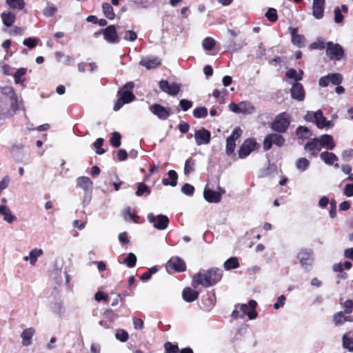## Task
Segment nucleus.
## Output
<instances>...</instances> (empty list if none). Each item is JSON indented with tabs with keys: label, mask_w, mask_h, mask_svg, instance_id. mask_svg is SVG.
<instances>
[{
	"label": "nucleus",
	"mask_w": 353,
	"mask_h": 353,
	"mask_svg": "<svg viewBox=\"0 0 353 353\" xmlns=\"http://www.w3.org/2000/svg\"><path fill=\"white\" fill-rule=\"evenodd\" d=\"M296 134L299 139H307L312 135V131L305 126H299L296 130Z\"/></svg>",
	"instance_id": "36"
},
{
	"label": "nucleus",
	"mask_w": 353,
	"mask_h": 353,
	"mask_svg": "<svg viewBox=\"0 0 353 353\" xmlns=\"http://www.w3.org/2000/svg\"><path fill=\"white\" fill-rule=\"evenodd\" d=\"M117 26L110 25L104 29H101L104 39L109 43H118L120 41Z\"/></svg>",
	"instance_id": "12"
},
{
	"label": "nucleus",
	"mask_w": 353,
	"mask_h": 353,
	"mask_svg": "<svg viewBox=\"0 0 353 353\" xmlns=\"http://www.w3.org/2000/svg\"><path fill=\"white\" fill-rule=\"evenodd\" d=\"M134 87V83L132 81H130L119 90L117 92L118 99L113 108L114 111L119 110L124 104L129 103L135 99L136 97L132 92Z\"/></svg>",
	"instance_id": "2"
},
{
	"label": "nucleus",
	"mask_w": 353,
	"mask_h": 353,
	"mask_svg": "<svg viewBox=\"0 0 353 353\" xmlns=\"http://www.w3.org/2000/svg\"><path fill=\"white\" fill-rule=\"evenodd\" d=\"M346 314L343 312H339L333 316V321L336 325H341L345 322L352 321L351 316L345 315Z\"/></svg>",
	"instance_id": "32"
},
{
	"label": "nucleus",
	"mask_w": 353,
	"mask_h": 353,
	"mask_svg": "<svg viewBox=\"0 0 353 353\" xmlns=\"http://www.w3.org/2000/svg\"><path fill=\"white\" fill-rule=\"evenodd\" d=\"M150 112L161 120H166L171 114V110L169 108L154 103L150 107Z\"/></svg>",
	"instance_id": "15"
},
{
	"label": "nucleus",
	"mask_w": 353,
	"mask_h": 353,
	"mask_svg": "<svg viewBox=\"0 0 353 353\" xmlns=\"http://www.w3.org/2000/svg\"><path fill=\"white\" fill-rule=\"evenodd\" d=\"M121 136L118 132H114L110 139V143L114 148H119L121 145Z\"/></svg>",
	"instance_id": "45"
},
{
	"label": "nucleus",
	"mask_w": 353,
	"mask_h": 353,
	"mask_svg": "<svg viewBox=\"0 0 353 353\" xmlns=\"http://www.w3.org/2000/svg\"><path fill=\"white\" fill-rule=\"evenodd\" d=\"M312 254L313 252L311 249H302L297 255L301 266L307 272L312 268L313 263Z\"/></svg>",
	"instance_id": "9"
},
{
	"label": "nucleus",
	"mask_w": 353,
	"mask_h": 353,
	"mask_svg": "<svg viewBox=\"0 0 353 353\" xmlns=\"http://www.w3.org/2000/svg\"><path fill=\"white\" fill-rule=\"evenodd\" d=\"M195 160L192 157L188 158L184 165V174L185 175H189L191 172L194 171Z\"/></svg>",
	"instance_id": "42"
},
{
	"label": "nucleus",
	"mask_w": 353,
	"mask_h": 353,
	"mask_svg": "<svg viewBox=\"0 0 353 353\" xmlns=\"http://www.w3.org/2000/svg\"><path fill=\"white\" fill-rule=\"evenodd\" d=\"M257 303L254 300H250L248 304L242 303L237 304L235 305L236 308H239L242 312L241 318L243 319L245 315H248L250 320L254 319L257 316V312H256V307Z\"/></svg>",
	"instance_id": "6"
},
{
	"label": "nucleus",
	"mask_w": 353,
	"mask_h": 353,
	"mask_svg": "<svg viewBox=\"0 0 353 353\" xmlns=\"http://www.w3.org/2000/svg\"><path fill=\"white\" fill-rule=\"evenodd\" d=\"M341 10L339 8V7H336L334 8V22L336 23H341L343 22V16L341 13Z\"/></svg>",
	"instance_id": "59"
},
{
	"label": "nucleus",
	"mask_w": 353,
	"mask_h": 353,
	"mask_svg": "<svg viewBox=\"0 0 353 353\" xmlns=\"http://www.w3.org/2000/svg\"><path fill=\"white\" fill-rule=\"evenodd\" d=\"M343 346L350 352H353V330L346 332L342 338Z\"/></svg>",
	"instance_id": "34"
},
{
	"label": "nucleus",
	"mask_w": 353,
	"mask_h": 353,
	"mask_svg": "<svg viewBox=\"0 0 353 353\" xmlns=\"http://www.w3.org/2000/svg\"><path fill=\"white\" fill-rule=\"evenodd\" d=\"M303 70H300L299 72L297 73L296 70L294 68L289 69L285 73V76L288 79H294V80H295V82H298L299 81H301L303 79Z\"/></svg>",
	"instance_id": "37"
},
{
	"label": "nucleus",
	"mask_w": 353,
	"mask_h": 353,
	"mask_svg": "<svg viewBox=\"0 0 353 353\" xmlns=\"http://www.w3.org/2000/svg\"><path fill=\"white\" fill-rule=\"evenodd\" d=\"M161 64V59L155 56H147L143 57L139 61V65L147 70H152L159 67Z\"/></svg>",
	"instance_id": "18"
},
{
	"label": "nucleus",
	"mask_w": 353,
	"mask_h": 353,
	"mask_svg": "<svg viewBox=\"0 0 353 353\" xmlns=\"http://www.w3.org/2000/svg\"><path fill=\"white\" fill-rule=\"evenodd\" d=\"M119 36L125 41H134L137 39V34L133 30H125V28L121 26H117Z\"/></svg>",
	"instance_id": "27"
},
{
	"label": "nucleus",
	"mask_w": 353,
	"mask_h": 353,
	"mask_svg": "<svg viewBox=\"0 0 353 353\" xmlns=\"http://www.w3.org/2000/svg\"><path fill=\"white\" fill-rule=\"evenodd\" d=\"M165 353H178L180 350L177 345H174L171 342H166L164 344Z\"/></svg>",
	"instance_id": "53"
},
{
	"label": "nucleus",
	"mask_w": 353,
	"mask_h": 353,
	"mask_svg": "<svg viewBox=\"0 0 353 353\" xmlns=\"http://www.w3.org/2000/svg\"><path fill=\"white\" fill-rule=\"evenodd\" d=\"M102 10L104 16L108 19H114L115 14L112 6L108 3H103L102 4Z\"/></svg>",
	"instance_id": "39"
},
{
	"label": "nucleus",
	"mask_w": 353,
	"mask_h": 353,
	"mask_svg": "<svg viewBox=\"0 0 353 353\" xmlns=\"http://www.w3.org/2000/svg\"><path fill=\"white\" fill-rule=\"evenodd\" d=\"M310 48L316 50H323L326 48V44L325 40L323 38H319L315 42L310 44Z\"/></svg>",
	"instance_id": "54"
},
{
	"label": "nucleus",
	"mask_w": 353,
	"mask_h": 353,
	"mask_svg": "<svg viewBox=\"0 0 353 353\" xmlns=\"http://www.w3.org/2000/svg\"><path fill=\"white\" fill-rule=\"evenodd\" d=\"M116 339L121 342H125L128 339V334L124 330H118L115 334Z\"/></svg>",
	"instance_id": "57"
},
{
	"label": "nucleus",
	"mask_w": 353,
	"mask_h": 353,
	"mask_svg": "<svg viewBox=\"0 0 353 353\" xmlns=\"http://www.w3.org/2000/svg\"><path fill=\"white\" fill-rule=\"evenodd\" d=\"M285 139L279 134L271 133L268 134L263 141V150H269L273 144L278 147H282L285 143Z\"/></svg>",
	"instance_id": "7"
},
{
	"label": "nucleus",
	"mask_w": 353,
	"mask_h": 353,
	"mask_svg": "<svg viewBox=\"0 0 353 353\" xmlns=\"http://www.w3.org/2000/svg\"><path fill=\"white\" fill-rule=\"evenodd\" d=\"M256 142L253 139H245L238 150V155L239 159H245L250 154L254 151L256 148Z\"/></svg>",
	"instance_id": "13"
},
{
	"label": "nucleus",
	"mask_w": 353,
	"mask_h": 353,
	"mask_svg": "<svg viewBox=\"0 0 353 353\" xmlns=\"http://www.w3.org/2000/svg\"><path fill=\"white\" fill-rule=\"evenodd\" d=\"M179 105L183 111H187L192 108V102L187 99H181L179 101Z\"/></svg>",
	"instance_id": "63"
},
{
	"label": "nucleus",
	"mask_w": 353,
	"mask_h": 353,
	"mask_svg": "<svg viewBox=\"0 0 353 353\" xmlns=\"http://www.w3.org/2000/svg\"><path fill=\"white\" fill-rule=\"evenodd\" d=\"M215 46V41L212 37H206L202 41V46L205 50H212Z\"/></svg>",
	"instance_id": "47"
},
{
	"label": "nucleus",
	"mask_w": 353,
	"mask_h": 353,
	"mask_svg": "<svg viewBox=\"0 0 353 353\" xmlns=\"http://www.w3.org/2000/svg\"><path fill=\"white\" fill-rule=\"evenodd\" d=\"M165 268L169 273L181 272L186 270L185 261L179 256L172 257L166 263Z\"/></svg>",
	"instance_id": "8"
},
{
	"label": "nucleus",
	"mask_w": 353,
	"mask_h": 353,
	"mask_svg": "<svg viewBox=\"0 0 353 353\" xmlns=\"http://www.w3.org/2000/svg\"><path fill=\"white\" fill-rule=\"evenodd\" d=\"M290 124V121L288 114L283 112L276 117L271 124V128L277 132H285Z\"/></svg>",
	"instance_id": "5"
},
{
	"label": "nucleus",
	"mask_w": 353,
	"mask_h": 353,
	"mask_svg": "<svg viewBox=\"0 0 353 353\" xmlns=\"http://www.w3.org/2000/svg\"><path fill=\"white\" fill-rule=\"evenodd\" d=\"M265 16L270 22H275L278 19L277 11L273 8H270L265 12Z\"/></svg>",
	"instance_id": "50"
},
{
	"label": "nucleus",
	"mask_w": 353,
	"mask_h": 353,
	"mask_svg": "<svg viewBox=\"0 0 353 353\" xmlns=\"http://www.w3.org/2000/svg\"><path fill=\"white\" fill-rule=\"evenodd\" d=\"M292 42L294 45L299 48H302L305 46V37L302 34H298L297 30L296 28H290Z\"/></svg>",
	"instance_id": "31"
},
{
	"label": "nucleus",
	"mask_w": 353,
	"mask_h": 353,
	"mask_svg": "<svg viewBox=\"0 0 353 353\" xmlns=\"http://www.w3.org/2000/svg\"><path fill=\"white\" fill-rule=\"evenodd\" d=\"M7 5L12 9L23 10L26 3L24 0H6Z\"/></svg>",
	"instance_id": "41"
},
{
	"label": "nucleus",
	"mask_w": 353,
	"mask_h": 353,
	"mask_svg": "<svg viewBox=\"0 0 353 353\" xmlns=\"http://www.w3.org/2000/svg\"><path fill=\"white\" fill-rule=\"evenodd\" d=\"M314 123L316 126L319 129H322L323 128H332L334 126V123L331 121L327 120V119L323 116V112L321 110L316 111V118L314 120Z\"/></svg>",
	"instance_id": "22"
},
{
	"label": "nucleus",
	"mask_w": 353,
	"mask_h": 353,
	"mask_svg": "<svg viewBox=\"0 0 353 353\" xmlns=\"http://www.w3.org/2000/svg\"><path fill=\"white\" fill-rule=\"evenodd\" d=\"M325 3V0H313L312 14L316 19L323 18Z\"/></svg>",
	"instance_id": "23"
},
{
	"label": "nucleus",
	"mask_w": 353,
	"mask_h": 353,
	"mask_svg": "<svg viewBox=\"0 0 353 353\" xmlns=\"http://www.w3.org/2000/svg\"><path fill=\"white\" fill-rule=\"evenodd\" d=\"M50 307L51 310L56 314L61 316L64 312L63 301L59 294L51 295L49 297Z\"/></svg>",
	"instance_id": "14"
},
{
	"label": "nucleus",
	"mask_w": 353,
	"mask_h": 353,
	"mask_svg": "<svg viewBox=\"0 0 353 353\" xmlns=\"http://www.w3.org/2000/svg\"><path fill=\"white\" fill-rule=\"evenodd\" d=\"M320 159L328 165H334L335 168H339V165L336 163L339 160L338 157L333 152L324 151L320 154Z\"/></svg>",
	"instance_id": "21"
},
{
	"label": "nucleus",
	"mask_w": 353,
	"mask_h": 353,
	"mask_svg": "<svg viewBox=\"0 0 353 353\" xmlns=\"http://www.w3.org/2000/svg\"><path fill=\"white\" fill-rule=\"evenodd\" d=\"M1 18L3 25L6 27H10L16 20V16L11 12H3L1 14Z\"/></svg>",
	"instance_id": "35"
},
{
	"label": "nucleus",
	"mask_w": 353,
	"mask_h": 353,
	"mask_svg": "<svg viewBox=\"0 0 353 353\" xmlns=\"http://www.w3.org/2000/svg\"><path fill=\"white\" fill-rule=\"evenodd\" d=\"M343 194L348 197L353 196V183L345 185Z\"/></svg>",
	"instance_id": "64"
},
{
	"label": "nucleus",
	"mask_w": 353,
	"mask_h": 353,
	"mask_svg": "<svg viewBox=\"0 0 353 353\" xmlns=\"http://www.w3.org/2000/svg\"><path fill=\"white\" fill-rule=\"evenodd\" d=\"M10 100L11 110L13 111V112L15 113L19 108V106L18 105V98L17 94H15L14 97H11Z\"/></svg>",
	"instance_id": "61"
},
{
	"label": "nucleus",
	"mask_w": 353,
	"mask_h": 353,
	"mask_svg": "<svg viewBox=\"0 0 353 353\" xmlns=\"http://www.w3.org/2000/svg\"><path fill=\"white\" fill-rule=\"evenodd\" d=\"M304 150L310 153L311 156L316 157L319 152L322 150V147L318 138H314L311 141L307 142L304 145Z\"/></svg>",
	"instance_id": "20"
},
{
	"label": "nucleus",
	"mask_w": 353,
	"mask_h": 353,
	"mask_svg": "<svg viewBox=\"0 0 353 353\" xmlns=\"http://www.w3.org/2000/svg\"><path fill=\"white\" fill-rule=\"evenodd\" d=\"M57 12V8L53 4L48 3L47 6L43 10V14L46 17H52Z\"/></svg>",
	"instance_id": "51"
},
{
	"label": "nucleus",
	"mask_w": 353,
	"mask_h": 353,
	"mask_svg": "<svg viewBox=\"0 0 353 353\" xmlns=\"http://www.w3.org/2000/svg\"><path fill=\"white\" fill-rule=\"evenodd\" d=\"M178 174L174 170H169L168 172V178H164L162 183L164 185H170L175 187L177 185Z\"/></svg>",
	"instance_id": "33"
},
{
	"label": "nucleus",
	"mask_w": 353,
	"mask_h": 353,
	"mask_svg": "<svg viewBox=\"0 0 353 353\" xmlns=\"http://www.w3.org/2000/svg\"><path fill=\"white\" fill-rule=\"evenodd\" d=\"M240 113L249 114L254 110V107L248 101H241L239 103Z\"/></svg>",
	"instance_id": "38"
},
{
	"label": "nucleus",
	"mask_w": 353,
	"mask_h": 353,
	"mask_svg": "<svg viewBox=\"0 0 353 353\" xmlns=\"http://www.w3.org/2000/svg\"><path fill=\"white\" fill-rule=\"evenodd\" d=\"M159 86L163 92H166L171 96L176 95L181 89L179 84L176 83H172L170 84L166 80L160 81L159 83Z\"/></svg>",
	"instance_id": "16"
},
{
	"label": "nucleus",
	"mask_w": 353,
	"mask_h": 353,
	"mask_svg": "<svg viewBox=\"0 0 353 353\" xmlns=\"http://www.w3.org/2000/svg\"><path fill=\"white\" fill-rule=\"evenodd\" d=\"M344 313L349 314L353 310V301L350 299L346 300L343 303Z\"/></svg>",
	"instance_id": "62"
},
{
	"label": "nucleus",
	"mask_w": 353,
	"mask_h": 353,
	"mask_svg": "<svg viewBox=\"0 0 353 353\" xmlns=\"http://www.w3.org/2000/svg\"><path fill=\"white\" fill-rule=\"evenodd\" d=\"M330 83L334 85H339L343 81V76L339 73H330Z\"/></svg>",
	"instance_id": "48"
},
{
	"label": "nucleus",
	"mask_w": 353,
	"mask_h": 353,
	"mask_svg": "<svg viewBox=\"0 0 353 353\" xmlns=\"http://www.w3.org/2000/svg\"><path fill=\"white\" fill-rule=\"evenodd\" d=\"M150 194V190L145 184H144L143 183H140L138 184L137 190L136 191L137 196H141L144 194L149 195Z\"/></svg>",
	"instance_id": "46"
},
{
	"label": "nucleus",
	"mask_w": 353,
	"mask_h": 353,
	"mask_svg": "<svg viewBox=\"0 0 353 353\" xmlns=\"http://www.w3.org/2000/svg\"><path fill=\"white\" fill-rule=\"evenodd\" d=\"M103 139L98 138L93 143L94 147L97 149V153L98 154H103L105 152V150L101 148L103 144Z\"/></svg>",
	"instance_id": "56"
},
{
	"label": "nucleus",
	"mask_w": 353,
	"mask_h": 353,
	"mask_svg": "<svg viewBox=\"0 0 353 353\" xmlns=\"http://www.w3.org/2000/svg\"><path fill=\"white\" fill-rule=\"evenodd\" d=\"M343 47L339 44L328 41L326 43V55L332 61H340L344 56Z\"/></svg>",
	"instance_id": "4"
},
{
	"label": "nucleus",
	"mask_w": 353,
	"mask_h": 353,
	"mask_svg": "<svg viewBox=\"0 0 353 353\" xmlns=\"http://www.w3.org/2000/svg\"><path fill=\"white\" fill-rule=\"evenodd\" d=\"M208 114V109L205 107L196 108L193 111V116L195 118H205Z\"/></svg>",
	"instance_id": "49"
},
{
	"label": "nucleus",
	"mask_w": 353,
	"mask_h": 353,
	"mask_svg": "<svg viewBox=\"0 0 353 353\" xmlns=\"http://www.w3.org/2000/svg\"><path fill=\"white\" fill-rule=\"evenodd\" d=\"M181 192L189 196H192L194 192V188L190 183H185L181 188Z\"/></svg>",
	"instance_id": "55"
},
{
	"label": "nucleus",
	"mask_w": 353,
	"mask_h": 353,
	"mask_svg": "<svg viewBox=\"0 0 353 353\" xmlns=\"http://www.w3.org/2000/svg\"><path fill=\"white\" fill-rule=\"evenodd\" d=\"M295 166L297 170L304 172L309 168L310 161L306 158L301 157L296 160Z\"/></svg>",
	"instance_id": "40"
},
{
	"label": "nucleus",
	"mask_w": 353,
	"mask_h": 353,
	"mask_svg": "<svg viewBox=\"0 0 353 353\" xmlns=\"http://www.w3.org/2000/svg\"><path fill=\"white\" fill-rule=\"evenodd\" d=\"M77 187L83 191L82 205L83 207L90 204L92 198L93 182L88 176H79L76 179Z\"/></svg>",
	"instance_id": "3"
},
{
	"label": "nucleus",
	"mask_w": 353,
	"mask_h": 353,
	"mask_svg": "<svg viewBox=\"0 0 353 353\" xmlns=\"http://www.w3.org/2000/svg\"><path fill=\"white\" fill-rule=\"evenodd\" d=\"M0 215L2 216L3 220L8 223H12L17 220V216L12 214L10 208L6 205H0Z\"/></svg>",
	"instance_id": "29"
},
{
	"label": "nucleus",
	"mask_w": 353,
	"mask_h": 353,
	"mask_svg": "<svg viewBox=\"0 0 353 353\" xmlns=\"http://www.w3.org/2000/svg\"><path fill=\"white\" fill-rule=\"evenodd\" d=\"M223 276V270L218 268H212L205 273H196L192 278V286L196 288L199 285L204 288H209L216 285Z\"/></svg>",
	"instance_id": "1"
},
{
	"label": "nucleus",
	"mask_w": 353,
	"mask_h": 353,
	"mask_svg": "<svg viewBox=\"0 0 353 353\" xmlns=\"http://www.w3.org/2000/svg\"><path fill=\"white\" fill-rule=\"evenodd\" d=\"M1 93L2 94L8 97L9 99H10L11 97H14V95L16 94L14 89L10 86H6L2 88Z\"/></svg>",
	"instance_id": "60"
},
{
	"label": "nucleus",
	"mask_w": 353,
	"mask_h": 353,
	"mask_svg": "<svg viewBox=\"0 0 353 353\" xmlns=\"http://www.w3.org/2000/svg\"><path fill=\"white\" fill-rule=\"evenodd\" d=\"M239 265V261L236 257H231L228 259L223 264L224 268L226 270L235 269Z\"/></svg>",
	"instance_id": "44"
},
{
	"label": "nucleus",
	"mask_w": 353,
	"mask_h": 353,
	"mask_svg": "<svg viewBox=\"0 0 353 353\" xmlns=\"http://www.w3.org/2000/svg\"><path fill=\"white\" fill-rule=\"evenodd\" d=\"M37 43V39L36 37H28L25 39L23 41V44L26 46L28 48L32 49L36 47Z\"/></svg>",
	"instance_id": "58"
},
{
	"label": "nucleus",
	"mask_w": 353,
	"mask_h": 353,
	"mask_svg": "<svg viewBox=\"0 0 353 353\" xmlns=\"http://www.w3.org/2000/svg\"><path fill=\"white\" fill-rule=\"evenodd\" d=\"M290 94L293 99L303 101L305 97V92L303 85L299 82H294L290 89Z\"/></svg>",
	"instance_id": "19"
},
{
	"label": "nucleus",
	"mask_w": 353,
	"mask_h": 353,
	"mask_svg": "<svg viewBox=\"0 0 353 353\" xmlns=\"http://www.w3.org/2000/svg\"><path fill=\"white\" fill-rule=\"evenodd\" d=\"M137 263V256L134 254L128 253L127 256L124 259L123 263L125 264L128 268H134Z\"/></svg>",
	"instance_id": "43"
},
{
	"label": "nucleus",
	"mask_w": 353,
	"mask_h": 353,
	"mask_svg": "<svg viewBox=\"0 0 353 353\" xmlns=\"http://www.w3.org/2000/svg\"><path fill=\"white\" fill-rule=\"evenodd\" d=\"M242 130L239 128H236L232 134L226 139L225 153L228 156L234 154L236 148V141L241 136Z\"/></svg>",
	"instance_id": "11"
},
{
	"label": "nucleus",
	"mask_w": 353,
	"mask_h": 353,
	"mask_svg": "<svg viewBox=\"0 0 353 353\" xmlns=\"http://www.w3.org/2000/svg\"><path fill=\"white\" fill-rule=\"evenodd\" d=\"M147 218L148 221L157 230H163L168 226L169 219L165 215L159 214L156 216L150 213L148 214Z\"/></svg>",
	"instance_id": "10"
},
{
	"label": "nucleus",
	"mask_w": 353,
	"mask_h": 353,
	"mask_svg": "<svg viewBox=\"0 0 353 353\" xmlns=\"http://www.w3.org/2000/svg\"><path fill=\"white\" fill-rule=\"evenodd\" d=\"M26 68H21L18 69L15 73L14 74L13 77L14 79V81L16 83H20L23 81V80L21 79V77L26 74Z\"/></svg>",
	"instance_id": "52"
},
{
	"label": "nucleus",
	"mask_w": 353,
	"mask_h": 353,
	"mask_svg": "<svg viewBox=\"0 0 353 353\" xmlns=\"http://www.w3.org/2000/svg\"><path fill=\"white\" fill-rule=\"evenodd\" d=\"M34 334L35 329L33 327H28L23 330L21 334L22 345L25 347L30 345L32 343V337Z\"/></svg>",
	"instance_id": "25"
},
{
	"label": "nucleus",
	"mask_w": 353,
	"mask_h": 353,
	"mask_svg": "<svg viewBox=\"0 0 353 353\" xmlns=\"http://www.w3.org/2000/svg\"><path fill=\"white\" fill-rule=\"evenodd\" d=\"M197 145L208 144L211 139V133L205 128L197 130L194 134Z\"/></svg>",
	"instance_id": "17"
},
{
	"label": "nucleus",
	"mask_w": 353,
	"mask_h": 353,
	"mask_svg": "<svg viewBox=\"0 0 353 353\" xmlns=\"http://www.w3.org/2000/svg\"><path fill=\"white\" fill-rule=\"evenodd\" d=\"M319 141L322 147V148H326L327 150H333L335 146V142L332 137V136L330 134H323L321 135L319 138Z\"/></svg>",
	"instance_id": "24"
},
{
	"label": "nucleus",
	"mask_w": 353,
	"mask_h": 353,
	"mask_svg": "<svg viewBox=\"0 0 353 353\" xmlns=\"http://www.w3.org/2000/svg\"><path fill=\"white\" fill-rule=\"evenodd\" d=\"M203 196L209 203H217L221 200V194L219 192L205 188L203 191Z\"/></svg>",
	"instance_id": "26"
},
{
	"label": "nucleus",
	"mask_w": 353,
	"mask_h": 353,
	"mask_svg": "<svg viewBox=\"0 0 353 353\" xmlns=\"http://www.w3.org/2000/svg\"><path fill=\"white\" fill-rule=\"evenodd\" d=\"M199 292L191 288H185L182 292V297L183 300L188 303H191L196 300L199 297Z\"/></svg>",
	"instance_id": "28"
},
{
	"label": "nucleus",
	"mask_w": 353,
	"mask_h": 353,
	"mask_svg": "<svg viewBox=\"0 0 353 353\" xmlns=\"http://www.w3.org/2000/svg\"><path fill=\"white\" fill-rule=\"evenodd\" d=\"M43 252L41 249L34 248L32 249L30 252L28 256H26L23 257V260L25 261H29L32 265H34L39 256H42Z\"/></svg>",
	"instance_id": "30"
}]
</instances>
